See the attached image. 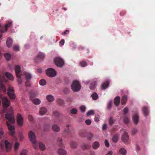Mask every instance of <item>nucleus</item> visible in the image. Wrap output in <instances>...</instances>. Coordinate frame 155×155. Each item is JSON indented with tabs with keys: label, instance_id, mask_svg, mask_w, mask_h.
<instances>
[{
	"label": "nucleus",
	"instance_id": "obj_1",
	"mask_svg": "<svg viewBox=\"0 0 155 155\" xmlns=\"http://www.w3.org/2000/svg\"><path fill=\"white\" fill-rule=\"evenodd\" d=\"M0 98L2 100V105L4 107V108L2 110V113H4L7 111L10 113L12 112L13 110L12 107H10L8 111L7 108L10 105V101L5 97H2L1 96Z\"/></svg>",
	"mask_w": 155,
	"mask_h": 155
},
{
	"label": "nucleus",
	"instance_id": "obj_2",
	"mask_svg": "<svg viewBox=\"0 0 155 155\" xmlns=\"http://www.w3.org/2000/svg\"><path fill=\"white\" fill-rule=\"evenodd\" d=\"M28 136L29 139L33 143L35 148L37 149L38 148V146L35 133L32 131H30L29 132Z\"/></svg>",
	"mask_w": 155,
	"mask_h": 155
},
{
	"label": "nucleus",
	"instance_id": "obj_3",
	"mask_svg": "<svg viewBox=\"0 0 155 155\" xmlns=\"http://www.w3.org/2000/svg\"><path fill=\"white\" fill-rule=\"evenodd\" d=\"M81 86L79 82L75 80L73 81L71 85V88L75 92L79 91L81 89Z\"/></svg>",
	"mask_w": 155,
	"mask_h": 155
},
{
	"label": "nucleus",
	"instance_id": "obj_4",
	"mask_svg": "<svg viewBox=\"0 0 155 155\" xmlns=\"http://www.w3.org/2000/svg\"><path fill=\"white\" fill-rule=\"evenodd\" d=\"M46 73L48 76L50 77H54L56 75V71L52 68L47 69L46 71Z\"/></svg>",
	"mask_w": 155,
	"mask_h": 155
},
{
	"label": "nucleus",
	"instance_id": "obj_5",
	"mask_svg": "<svg viewBox=\"0 0 155 155\" xmlns=\"http://www.w3.org/2000/svg\"><path fill=\"white\" fill-rule=\"evenodd\" d=\"M54 61L55 64L58 67H61L64 65V61L60 58L57 57L55 58Z\"/></svg>",
	"mask_w": 155,
	"mask_h": 155
},
{
	"label": "nucleus",
	"instance_id": "obj_6",
	"mask_svg": "<svg viewBox=\"0 0 155 155\" xmlns=\"http://www.w3.org/2000/svg\"><path fill=\"white\" fill-rule=\"evenodd\" d=\"M7 94L10 98L13 100H14L15 98V95L14 93L13 88L9 87L8 89Z\"/></svg>",
	"mask_w": 155,
	"mask_h": 155
},
{
	"label": "nucleus",
	"instance_id": "obj_7",
	"mask_svg": "<svg viewBox=\"0 0 155 155\" xmlns=\"http://www.w3.org/2000/svg\"><path fill=\"white\" fill-rule=\"evenodd\" d=\"M12 24L11 22H9L7 24H5V27L2 26L0 24V32L3 33L6 31L8 27H10Z\"/></svg>",
	"mask_w": 155,
	"mask_h": 155
},
{
	"label": "nucleus",
	"instance_id": "obj_8",
	"mask_svg": "<svg viewBox=\"0 0 155 155\" xmlns=\"http://www.w3.org/2000/svg\"><path fill=\"white\" fill-rule=\"evenodd\" d=\"M5 117L8 120L10 123H14L15 122L14 117L12 114H6L5 115Z\"/></svg>",
	"mask_w": 155,
	"mask_h": 155
},
{
	"label": "nucleus",
	"instance_id": "obj_9",
	"mask_svg": "<svg viewBox=\"0 0 155 155\" xmlns=\"http://www.w3.org/2000/svg\"><path fill=\"white\" fill-rule=\"evenodd\" d=\"M8 129L10 131V134L12 135H13L15 133V128L14 126L8 122L6 123Z\"/></svg>",
	"mask_w": 155,
	"mask_h": 155
},
{
	"label": "nucleus",
	"instance_id": "obj_10",
	"mask_svg": "<svg viewBox=\"0 0 155 155\" xmlns=\"http://www.w3.org/2000/svg\"><path fill=\"white\" fill-rule=\"evenodd\" d=\"M129 137L127 133L126 132H125L124 134L122 136V140L123 142L125 143H128Z\"/></svg>",
	"mask_w": 155,
	"mask_h": 155
},
{
	"label": "nucleus",
	"instance_id": "obj_11",
	"mask_svg": "<svg viewBox=\"0 0 155 155\" xmlns=\"http://www.w3.org/2000/svg\"><path fill=\"white\" fill-rule=\"evenodd\" d=\"M17 118L18 124L20 126H22L23 124V118L21 115L20 114L18 113L17 114Z\"/></svg>",
	"mask_w": 155,
	"mask_h": 155
},
{
	"label": "nucleus",
	"instance_id": "obj_12",
	"mask_svg": "<svg viewBox=\"0 0 155 155\" xmlns=\"http://www.w3.org/2000/svg\"><path fill=\"white\" fill-rule=\"evenodd\" d=\"M4 143L6 151H8L12 149V146L10 143L7 140H5Z\"/></svg>",
	"mask_w": 155,
	"mask_h": 155
},
{
	"label": "nucleus",
	"instance_id": "obj_13",
	"mask_svg": "<svg viewBox=\"0 0 155 155\" xmlns=\"http://www.w3.org/2000/svg\"><path fill=\"white\" fill-rule=\"evenodd\" d=\"M15 71L17 77H20L21 76L20 74L21 70L20 67L18 65H16L15 68Z\"/></svg>",
	"mask_w": 155,
	"mask_h": 155
},
{
	"label": "nucleus",
	"instance_id": "obj_14",
	"mask_svg": "<svg viewBox=\"0 0 155 155\" xmlns=\"http://www.w3.org/2000/svg\"><path fill=\"white\" fill-rule=\"evenodd\" d=\"M133 120L135 124H137L139 122V116L137 113L133 116Z\"/></svg>",
	"mask_w": 155,
	"mask_h": 155
},
{
	"label": "nucleus",
	"instance_id": "obj_15",
	"mask_svg": "<svg viewBox=\"0 0 155 155\" xmlns=\"http://www.w3.org/2000/svg\"><path fill=\"white\" fill-rule=\"evenodd\" d=\"M100 146L99 143L97 141H95L92 144V147L93 149L96 150Z\"/></svg>",
	"mask_w": 155,
	"mask_h": 155
},
{
	"label": "nucleus",
	"instance_id": "obj_16",
	"mask_svg": "<svg viewBox=\"0 0 155 155\" xmlns=\"http://www.w3.org/2000/svg\"><path fill=\"white\" fill-rule=\"evenodd\" d=\"M52 129L55 132H58L60 130V127L57 124H53L52 125Z\"/></svg>",
	"mask_w": 155,
	"mask_h": 155
},
{
	"label": "nucleus",
	"instance_id": "obj_17",
	"mask_svg": "<svg viewBox=\"0 0 155 155\" xmlns=\"http://www.w3.org/2000/svg\"><path fill=\"white\" fill-rule=\"evenodd\" d=\"M47 112V109L45 107H42L40 110V114L41 115H43L46 113Z\"/></svg>",
	"mask_w": 155,
	"mask_h": 155
},
{
	"label": "nucleus",
	"instance_id": "obj_18",
	"mask_svg": "<svg viewBox=\"0 0 155 155\" xmlns=\"http://www.w3.org/2000/svg\"><path fill=\"white\" fill-rule=\"evenodd\" d=\"M12 43L13 42L12 39L10 38H8L6 41L7 46L8 48L11 47L12 45Z\"/></svg>",
	"mask_w": 155,
	"mask_h": 155
},
{
	"label": "nucleus",
	"instance_id": "obj_19",
	"mask_svg": "<svg viewBox=\"0 0 155 155\" xmlns=\"http://www.w3.org/2000/svg\"><path fill=\"white\" fill-rule=\"evenodd\" d=\"M24 74L25 76L26 80H30L32 76L30 73L25 72L24 73Z\"/></svg>",
	"mask_w": 155,
	"mask_h": 155
},
{
	"label": "nucleus",
	"instance_id": "obj_20",
	"mask_svg": "<svg viewBox=\"0 0 155 155\" xmlns=\"http://www.w3.org/2000/svg\"><path fill=\"white\" fill-rule=\"evenodd\" d=\"M120 101V97L119 96L116 97L114 99V103L115 105L116 106H118L119 104Z\"/></svg>",
	"mask_w": 155,
	"mask_h": 155
},
{
	"label": "nucleus",
	"instance_id": "obj_21",
	"mask_svg": "<svg viewBox=\"0 0 155 155\" xmlns=\"http://www.w3.org/2000/svg\"><path fill=\"white\" fill-rule=\"evenodd\" d=\"M142 110L143 113L145 116H147L148 115L149 110L147 107H144L143 108Z\"/></svg>",
	"mask_w": 155,
	"mask_h": 155
},
{
	"label": "nucleus",
	"instance_id": "obj_22",
	"mask_svg": "<svg viewBox=\"0 0 155 155\" xmlns=\"http://www.w3.org/2000/svg\"><path fill=\"white\" fill-rule=\"evenodd\" d=\"M30 99L31 100V99H34V97H36L38 95V94L36 92L31 91L30 93Z\"/></svg>",
	"mask_w": 155,
	"mask_h": 155
},
{
	"label": "nucleus",
	"instance_id": "obj_23",
	"mask_svg": "<svg viewBox=\"0 0 155 155\" xmlns=\"http://www.w3.org/2000/svg\"><path fill=\"white\" fill-rule=\"evenodd\" d=\"M127 96L126 95H124L122 97L121 103L122 105H125L127 102Z\"/></svg>",
	"mask_w": 155,
	"mask_h": 155
},
{
	"label": "nucleus",
	"instance_id": "obj_24",
	"mask_svg": "<svg viewBox=\"0 0 155 155\" xmlns=\"http://www.w3.org/2000/svg\"><path fill=\"white\" fill-rule=\"evenodd\" d=\"M33 103L36 105L39 104L41 103L40 100L38 98L31 99Z\"/></svg>",
	"mask_w": 155,
	"mask_h": 155
},
{
	"label": "nucleus",
	"instance_id": "obj_25",
	"mask_svg": "<svg viewBox=\"0 0 155 155\" xmlns=\"http://www.w3.org/2000/svg\"><path fill=\"white\" fill-rule=\"evenodd\" d=\"M58 153L60 155H65L66 154V151L61 148H60L58 150Z\"/></svg>",
	"mask_w": 155,
	"mask_h": 155
},
{
	"label": "nucleus",
	"instance_id": "obj_26",
	"mask_svg": "<svg viewBox=\"0 0 155 155\" xmlns=\"http://www.w3.org/2000/svg\"><path fill=\"white\" fill-rule=\"evenodd\" d=\"M109 83L108 81H107L103 83L101 86L102 88L104 89H106L109 86Z\"/></svg>",
	"mask_w": 155,
	"mask_h": 155
},
{
	"label": "nucleus",
	"instance_id": "obj_27",
	"mask_svg": "<svg viewBox=\"0 0 155 155\" xmlns=\"http://www.w3.org/2000/svg\"><path fill=\"white\" fill-rule=\"evenodd\" d=\"M5 76L10 80L12 81L14 79V77L12 75L8 72H7L5 74Z\"/></svg>",
	"mask_w": 155,
	"mask_h": 155
},
{
	"label": "nucleus",
	"instance_id": "obj_28",
	"mask_svg": "<svg viewBox=\"0 0 155 155\" xmlns=\"http://www.w3.org/2000/svg\"><path fill=\"white\" fill-rule=\"evenodd\" d=\"M78 48L79 50L80 51H85V53H88L89 52V51L88 49H85V48L81 46H79L78 47Z\"/></svg>",
	"mask_w": 155,
	"mask_h": 155
},
{
	"label": "nucleus",
	"instance_id": "obj_29",
	"mask_svg": "<svg viewBox=\"0 0 155 155\" xmlns=\"http://www.w3.org/2000/svg\"><path fill=\"white\" fill-rule=\"evenodd\" d=\"M119 135L117 134L114 135L112 138V141L114 143H117L118 140Z\"/></svg>",
	"mask_w": 155,
	"mask_h": 155
},
{
	"label": "nucleus",
	"instance_id": "obj_30",
	"mask_svg": "<svg viewBox=\"0 0 155 155\" xmlns=\"http://www.w3.org/2000/svg\"><path fill=\"white\" fill-rule=\"evenodd\" d=\"M96 82L94 81L91 83L90 86V88L91 90L94 89L96 87Z\"/></svg>",
	"mask_w": 155,
	"mask_h": 155
},
{
	"label": "nucleus",
	"instance_id": "obj_31",
	"mask_svg": "<svg viewBox=\"0 0 155 155\" xmlns=\"http://www.w3.org/2000/svg\"><path fill=\"white\" fill-rule=\"evenodd\" d=\"M60 114L57 111H54L53 112V116L56 118H58L60 116Z\"/></svg>",
	"mask_w": 155,
	"mask_h": 155
},
{
	"label": "nucleus",
	"instance_id": "obj_32",
	"mask_svg": "<svg viewBox=\"0 0 155 155\" xmlns=\"http://www.w3.org/2000/svg\"><path fill=\"white\" fill-rule=\"evenodd\" d=\"M58 104L60 105H62L64 104V100L61 98H59L57 100Z\"/></svg>",
	"mask_w": 155,
	"mask_h": 155
},
{
	"label": "nucleus",
	"instance_id": "obj_33",
	"mask_svg": "<svg viewBox=\"0 0 155 155\" xmlns=\"http://www.w3.org/2000/svg\"><path fill=\"white\" fill-rule=\"evenodd\" d=\"M119 152L123 155H126L127 154L126 150L123 148H121L119 150Z\"/></svg>",
	"mask_w": 155,
	"mask_h": 155
},
{
	"label": "nucleus",
	"instance_id": "obj_34",
	"mask_svg": "<svg viewBox=\"0 0 155 155\" xmlns=\"http://www.w3.org/2000/svg\"><path fill=\"white\" fill-rule=\"evenodd\" d=\"M46 98L47 100L49 102L52 101L54 100V97L51 95H47Z\"/></svg>",
	"mask_w": 155,
	"mask_h": 155
},
{
	"label": "nucleus",
	"instance_id": "obj_35",
	"mask_svg": "<svg viewBox=\"0 0 155 155\" xmlns=\"http://www.w3.org/2000/svg\"><path fill=\"white\" fill-rule=\"evenodd\" d=\"M70 146L72 148H75L77 147V143L74 141H72L70 143Z\"/></svg>",
	"mask_w": 155,
	"mask_h": 155
},
{
	"label": "nucleus",
	"instance_id": "obj_36",
	"mask_svg": "<svg viewBox=\"0 0 155 155\" xmlns=\"http://www.w3.org/2000/svg\"><path fill=\"white\" fill-rule=\"evenodd\" d=\"M50 127L49 124H45L44 127V130L45 131H48Z\"/></svg>",
	"mask_w": 155,
	"mask_h": 155
},
{
	"label": "nucleus",
	"instance_id": "obj_37",
	"mask_svg": "<svg viewBox=\"0 0 155 155\" xmlns=\"http://www.w3.org/2000/svg\"><path fill=\"white\" fill-rule=\"evenodd\" d=\"M91 97H92L93 99L94 100H97L98 98V95L96 93H94L91 95Z\"/></svg>",
	"mask_w": 155,
	"mask_h": 155
},
{
	"label": "nucleus",
	"instance_id": "obj_38",
	"mask_svg": "<svg viewBox=\"0 0 155 155\" xmlns=\"http://www.w3.org/2000/svg\"><path fill=\"white\" fill-rule=\"evenodd\" d=\"M45 57V55L42 53L40 52L37 55V58L40 59L43 58Z\"/></svg>",
	"mask_w": 155,
	"mask_h": 155
},
{
	"label": "nucleus",
	"instance_id": "obj_39",
	"mask_svg": "<svg viewBox=\"0 0 155 155\" xmlns=\"http://www.w3.org/2000/svg\"><path fill=\"white\" fill-rule=\"evenodd\" d=\"M39 148L41 150H45V146L41 142H40L39 143Z\"/></svg>",
	"mask_w": 155,
	"mask_h": 155
},
{
	"label": "nucleus",
	"instance_id": "obj_40",
	"mask_svg": "<svg viewBox=\"0 0 155 155\" xmlns=\"http://www.w3.org/2000/svg\"><path fill=\"white\" fill-rule=\"evenodd\" d=\"M39 83L41 85L44 86L46 84V82L44 79H42L39 81Z\"/></svg>",
	"mask_w": 155,
	"mask_h": 155
},
{
	"label": "nucleus",
	"instance_id": "obj_41",
	"mask_svg": "<svg viewBox=\"0 0 155 155\" xmlns=\"http://www.w3.org/2000/svg\"><path fill=\"white\" fill-rule=\"evenodd\" d=\"M94 136V134L91 133H89L88 134L87 138L88 140H91Z\"/></svg>",
	"mask_w": 155,
	"mask_h": 155
},
{
	"label": "nucleus",
	"instance_id": "obj_42",
	"mask_svg": "<svg viewBox=\"0 0 155 155\" xmlns=\"http://www.w3.org/2000/svg\"><path fill=\"white\" fill-rule=\"evenodd\" d=\"M112 100H110L108 103L107 106V108L108 109L110 110L111 108L112 107Z\"/></svg>",
	"mask_w": 155,
	"mask_h": 155
},
{
	"label": "nucleus",
	"instance_id": "obj_43",
	"mask_svg": "<svg viewBox=\"0 0 155 155\" xmlns=\"http://www.w3.org/2000/svg\"><path fill=\"white\" fill-rule=\"evenodd\" d=\"M4 56L7 60H9L11 58L10 55L8 53H5L4 54Z\"/></svg>",
	"mask_w": 155,
	"mask_h": 155
},
{
	"label": "nucleus",
	"instance_id": "obj_44",
	"mask_svg": "<svg viewBox=\"0 0 155 155\" xmlns=\"http://www.w3.org/2000/svg\"><path fill=\"white\" fill-rule=\"evenodd\" d=\"M70 112L72 114H75L78 112L77 110L75 108H73L71 110Z\"/></svg>",
	"mask_w": 155,
	"mask_h": 155
},
{
	"label": "nucleus",
	"instance_id": "obj_45",
	"mask_svg": "<svg viewBox=\"0 0 155 155\" xmlns=\"http://www.w3.org/2000/svg\"><path fill=\"white\" fill-rule=\"evenodd\" d=\"M19 143L18 142H16L14 145L15 150L16 151L19 147Z\"/></svg>",
	"mask_w": 155,
	"mask_h": 155
},
{
	"label": "nucleus",
	"instance_id": "obj_46",
	"mask_svg": "<svg viewBox=\"0 0 155 155\" xmlns=\"http://www.w3.org/2000/svg\"><path fill=\"white\" fill-rule=\"evenodd\" d=\"M82 148L84 149H88L89 148V146L87 144L83 143L82 145Z\"/></svg>",
	"mask_w": 155,
	"mask_h": 155
},
{
	"label": "nucleus",
	"instance_id": "obj_47",
	"mask_svg": "<svg viewBox=\"0 0 155 155\" xmlns=\"http://www.w3.org/2000/svg\"><path fill=\"white\" fill-rule=\"evenodd\" d=\"M62 140L61 138H59L58 139V142L59 145L60 147H62L63 145V144L62 142Z\"/></svg>",
	"mask_w": 155,
	"mask_h": 155
},
{
	"label": "nucleus",
	"instance_id": "obj_48",
	"mask_svg": "<svg viewBox=\"0 0 155 155\" xmlns=\"http://www.w3.org/2000/svg\"><path fill=\"white\" fill-rule=\"evenodd\" d=\"M4 135V132L2 128H0V139L3 137Z\"/></svg>",
	"mask_w": 155,
	"mask_h": 155
},
{
	"label": "nucleus",
	"instance_id": "obj_49",
	"mask_svg": "<svg viewBox=\"0 0 155 155\" xmlns=\"http://www.w3.org/2000/svg\"><path fill=\"white\" fill-rule=\"evenodd\" d=\"M109 124L110 125H112L114 123V121L113 117H111L109 119Z\"/></svg>",
	"mask_w": 155,
	"mask_h": 155
},
{
	"label": "nucleus",
	"instance_id": "obj_50",
	"mask_svg": "<svg viewBox=\"0 0 155 155\" xmlns=\"http://www.w3.org/2000/svg\"><path fill=\"white\" fill-rule=\"evenodd\" d=\"M25 85L26 87H30L31 85L30 80H26Z\"/></svg>",
	"mask_w": 155,
	"mask_h": 155
},
{
	"label": "nucleus",
	"instance_id": "obj_51",
	"mask_svg": "<svg viewBox=\"0 0 155 155\" xmlns=\"http://www.w3.org/2000/svg\"><path fill=\"white\" fill-rule=\"evenodd\" d=\"M27 151L25 149L23 150L21 152L20 155H27Z\"/></svg>",
	"mask_w": 155,
	"mask_h": 155
},
{
	"label": "nucleus",
	"instance_id": "obj_52",
	"mask_svg": "<svg viewBox=\"0 0 155 155\" xmlns=\"http://www.w3.org/2000/svg\"><path fill=\"white\" fill-rule=\"evenodd\" d=\"M80 64L81 67H84L87 66V63L85 61H82L80 62Z\"/></svg>",
	"mask_w": 155,
	"mask_h": 155
},
{
	"label": "nucleus",
	"instance_id": "obj_53",
	"mask_svg": "<svg viewBox=\"0 0 155 155\" xmlns=\"http://www.w3.org/2000/svg\"><path fill=\"white\" fill-rule=\"evenodd\" d=\"M124 122L126 124L128 123L129 121L128 118L127 116L124 117Z\"/></svg>",
	"mask_w": 155,
	"mask_h": 155
},
{
	"label": "nucleus",
	"instance_id": "obj_54",
	"mask_svg": "<svg viewBox=\"0 0 155 155\" xmlns=\"http://www.w3.org/2000/svg\"><path fill=\"white\" fill-rule=\"evenodd\" d=\"M94 114V112L93 110H90L87 113V116H89V115H93Z\"/></svg>",
	"mask_w": 155,
	"mask_h": 155
},
{
	"label": "nucleus",
	"instance_id": "obj_55",
	"mask_svg": "<svg viewBox=\"0 0 155 155\" xmlns=\"http://www.w3.org/2000/svg\"><path fill=\"white\" fill-rule=\"evenodd\" d=\"M13 49L14 50L18 51L19 50V47L18 45H14L13 46Z\"/></svg>",
	"mask_w": 155,
	"mask_h": 155
},
{
	"label": "nucleus",
	"instance_id": "obj_56",
	"mask_svg": "<svg viewBox=\"0 0 155 155\" xmlns=\"http://www.w3.org/2000/svg\"><path fill=\"white\" fill-rule=\"evenodd\" d=\"M21 76H20V77H17L18 78L17 81L19 84H21L22 82V80L21 78Z\"/></svg>",
	"mask_w": 155,
	"mask_h": 155
},
{
	"label": "nucleus",
	"instance_id": "obj_57",
	"mask_svg": "<svg viewBox=\"0 0 155 155\" xmlns=\"http://www.w3.org/2000/svg\"><path fill=\"white\" fill-rule=\"evenodd\" d=\"M137 131V129L136 128H134L132 130V133L133 135H135L136 134Z\"/></svg>",
	"mask_w": 155,
	"mask_h": 155
},
{
	"label": "nucleus",
	"instance_id": "obj_58",
	"mask_svg": "<svg viewBox=\"0 0 155 155\" xmlns=\"http://www.w3.org/2000/svg\"><path fill=\"white\" fill-rule=\"evenodd\" d=\"M80 135L81 137H84L85 136V132L83 131H81L80 133Z\"/></svg>",
	"mask_w": 155,
	"mask_h": 155
},
{
	"label": "nucleus",
	"instance_id": "obj_59",
	"mask_svg": "<svg viewBox=\"0 0 155 155\" xmlns=\"http://www.w3.org/2000/svg\"><path fill=\"white\" fill-rule=\"evenodd\" d=\"M80 109L82 112H84L85 111L86 108L84 106H82L80 107Z\"/></svg>",
	"mask_w": 155,
	"mask_h": 155
},
{
	"label": "nucleus",
	"instance_id": "obj_60",
	"mask_svg": "<svg viewBox=\"0 0 155 155\" xmlns=\"http://www.w3.org/2000/svg\"><path fill=\"white\" fill-rule=\"evenodd\" d=\"M128 110V109L127 107H125L123 110V112L124 113V114H126L127 113Z\"/></svg>",
	"mask_w": 155,
	"mask_h": 155
},
{
	"label": "nucleus",
	"instance_id": "obj_61",
	"mask_svg": "<svg viewBox=\"0 0 155 155\" xmlns=\"http://www.w3.org/2000/svg\"><path fill=\"white\" fill-rule=\"evenodd\" d=\"M85 122L86 123V124L87 125H90L91 123V121L90 119H87L85 120Z\"/></svg>",
	"mask_w": 155,
	"mask_h": 155
},
{
	"label": "nucleus",
	"instance_id": "obj_62",
	"mask_svg": "<svg viewBox=\"0 0 155 155\" xmlns=\"http://www.w3.org/2000/svg\"><path fill=\"white\" fill-rule=\"evenodd\" d=\"M105 143L106 146L107 147H108L109 146L110 144L108 141L106 139L105 140Z\"/></svg>",
	"mask_w": 155,
	"mask_h": 155
},
{
	"label": "nucleus",
	"instance_id": "obj_63",
	"mask_svg": "<svg viewBox=\"0 0 155 155\" xmlns=\"http://www.w3.org/2000/svg\"><path fill=\"white\" fill-rule=\"evenodd\" d=\"M64 39L61 40L59 43L60 45L62 46L64 45Z\"/></svg>",
	"mask_w": 155,
	"mask_h": 155
},
{
	"label": "nucleus",
	"instance_id": "obj_64",
	"mask_svg": "<svg viewBox=\"0 0 155 155\" xmlns=\"http://www.w3.org/2000/svg\"><path fill=\"white\" fill-rule=\"evenodd\" d=\"M100 118V117L99 115H97L95 116L94 118V120L96 121H99V119Z\"/></svg>",
	"mask_w": 155,
	"mask_h": 155
}]
</instances>
